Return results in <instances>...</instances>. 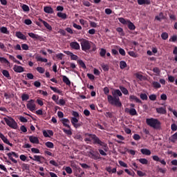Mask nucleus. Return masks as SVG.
Returning <instances> with one entry per match:
<instances>
[{
  "instance_id": "obj_21",
  "label": "nucleus",
  "mask_w": 177,
  "mask_h": 177,
  "mask_svg": "<svg viewBox=\"0 0 177 177\" xmlns=\"http://www.w3.org/2000/svg\"><path fill=\"white\" fill-rule=\"evenodd\" d=\"M62 80H63V82H64V84H66V85H68V86H70V85H71V82L70 81V79H68V77H67V76L63 75Z\"/></svg>"
},
{
  "instance_id": "obj_50",
  "label": "nucleus",
  "mask_w": 177,
  "mask_h": 177,
  "mask_svg": "<svg viewBox=\"0 0 177 177\" xmlns=\"http://www.w3.org/2000/svg\"><path fill=\"white\" fill-rule=\"evenodd\" d=\"M21 8H22L24 12H30V7H28V6H27L26 4H23Z\"/></svg>"
},
{
  "instance_id": "obj_17",
  "label": "nucleus",
  "mask_w": 177,
  "mask_h": 177,
  "mask_svg": "<svg viewBox=\"0 0 177 177\" xmlns=\"http://www.w3.org/2000/svg\"><path fill=\"white\" fill-rule=\"evenodd\" d=\"M129 100L131 102H136V103H142V100L138 98V97H136V95H130Z\"/></svg>"
},
{
  "instance_id": "obj_63",
  "label": "nucleus",
  "mask_w": 177,
  "mask_h": 177,
  "mask_svg": "<svg viewBox=\"0 0 177 177\" xmlns=\"http://www.w3.org/2000/svg\"><path fill=\"white\" fill-rule=\"evenodd\" d=\"M21 48L23 49V50H28V45L26 44H23L21 45Z\"/></svg>"
},
{
  "instance_id": "obj_48",
  "label": "nucleus",
  "mask_w": 177,
  "mask_h": 177,
  "mask_svg": "<svg viewBox=\"0 0 177 177\" xmlns=\"http://www.w3.org/2000/svg\"><path fill=\"white\" fill-rule=\"evenodd\" d=\"M124 172H126V174L129 175V176H135V173L133 171H129V169H125Z\"/></svg>"
},
{
  "instance_id": "obj_6",
  "label": "nucleus",
  "mask_w": 177,
  "mask_h": 177,
  "mask_svg": "<svg viewBox=\"0 0 177 177\" xmlns=\"http://www.w3.org/2000/svg\"><path fill=\"white\" fill-rule=\"evenodd\" d=\"M88 153V156L93 160H99L100 158V154L97 149L91 148Z\"/></svg>"
},
{
  "instance_id": "obj_14",
  "label": "nucleus",
  "mask_w": 177,
  "mask_h": 177,
  "mask_svg": "<svg viewBox=\"0 0 177 177\" xmlns=\"http://www.w3.org/2000/svg\"><path fill=\"white\" fill-rule=\"evenodd\" d=\"M39 21H40L41 23H42L44 26V27H46V28H47V30H48L49 31H52V26H50L49 24H48V22L44 21L42 19L39 18Z\"/></svg>"
},
{
  "instance_id": "obj_53",
  "label": "nucleus",
  "mask_w": 177,
  "mask_h": 177,
  "mask_svg": "<svg viewBox=\"0 0 177 177\" xmlns=\"http://www.w3.org/2000/svg\"><path fill=\"white\" fill-rule=\"evenodd\" d=\"M118 163L120 164V167H123L124 168H128V165L124 161L119 160Z\"/></svg>"
},
{
  "instance_id": "obj_7",
  "label": "nucleus",
  "mask_w": 177,
  "mask_h": 177,
  "mask_svg": "<svg viewBox=\"0 0 177 177\" xmlns=\"http://www.w3.org/2000/svg\"><path fill=\"white\" fill-rule=\"evenodd\" d=\"M26 107L28 110H30V111H32V112L35 111V110H37V104H35V100H30L28 101Z\"/></svg>"
},
{
  "instance_id": "obj_33",
  "label": "nucleus",
  "mask_w": 177,
  "mask_h": 177,
  "mask_svg": "<svg viewBox=\"0 0 177 177\" xmlns=\"http://www.w3.org/2000/svg\"><path fill=\"white\" fill-rule=\"evenodd\" d=\"M106 53H107V51L104 48H100V56L101 57H105Z\"/></svg>"
},
{
  "instance_id": "obj_40",
  "label": "nucleus",
  "mask_w": 177,
  "mask_h": 177,
  "mask_svg": "<svg viewBox=\"0 0 177 177\" xmlns=\"http://www.w3.org/2000/svg\"><path fill=\"white\" fill-rule=\"evenodd\" d=\"M45 146H46V147H48V149H53V147H55V145L53 144V142L49 141L45 143Z\"/></svg>"
},
{
  "instance_id": "obj_59",
  "label": "nucleus",
  "mask_w": 177,
  "mask_h": 177,
  "mask_svg": "<svg viewBox=\"0 0 177 177\" xmlns=\"http://www.w3.org/2000/svg\"><path fill=\"white\" fill-rule=\"evenodd\" d=\"M73 127H74V128H75L77 129V128H80V127H82V122H77V123L73 124Z\"/></svg>"
},
{
  "instance_id": "obj_18",
  "label": "nucleus",
  "mask_w": 177,
  "mask_h": 177,
  "mask_svg": "<svg viewBox=\"0 0 177 177\" xmlns=\"http://www.w3.org/2000/svg\"><path fill=\"white\" fill-rule=\"evenodd\" d=\"M44 11L45 13H48L50 15H53V13H54L53 8H52L50 6H45L44 8Z\"/></svg>"
},
{
  "instance_id": "obj_56",
  "label": "nucleus",
  "mask_w": 177,
  "mask_h": 177,
  "mask_svg": "<svg viewBox=\"0 0 177 177\" xmlns=\"http://www.w3.org/2000/svg\"><path fill=\"white\" fill-rule=\"evenodd\" d=\"M149 99L151 100H152L153 102H154L155 100H157V95H156L155 94H151L149 96Z\"/></svg>"
},
{
  "instance_id": "obj_62",
  "label": "nucleus",
  "mask_w": 177,
  "mask_h": 177,
  "mask_svg": "<svg viewBox=\"0 0 177 177\" xmlns=\"http://www.w3.org/2000/svg\"><path fill=\"white\" fill-rule=\"evenodd\" d=\"M133 139H134V140H140V136H139V134H134Z\"/></svg>"
},
{
  "instance_id": "obj_22",
  "label": "nucleus",
  "mask_w": 177,
  "mask_h": 177,
  "mask_svg": "<svg viewBox=\"0 0 177 177\" xmlns=\"http://www.w3.org/2000/svg\"><path fill=\"white\" fill-rule=\"evenodd\" d=\"M140 152L144 156H150L151 154V151H150V149H141Z\"/></svg>"
},
{
  "instance_id": "obj_34",
  "label": "nucleus",
  "mask_w": 177,
  "mask_h": 177,
  "mask_svg": "<svg viewBox=\"0 0 177 177\" xmlns=\"http://www.w3.org/2000/svg\"><path fill=\"white\" fill-rule=\"evenodd\" d=\"M138 161L139 162H140V164H142L143 165H147L149 164V160H147V159L146 158H140Z\"/></svg>"
},
{
  "instance_id": "obj_47",
  "label": "nucleus",
  "mask_w": 177,
  "mask_h": 177,
  "mask_svg": "<svg viewBox=\"0 0 177 177\" xmlns=\"http://www.w3.org/2000/svg\"><path fill=\"white\" fill-rule=\"evenodd\" d=\"M63 132H64V133H66V135H68L70 136H71V135H73V131H71V129L67 130L66 129H62Z\"/></svg>"
},
{
  "instance_id": "obj_3",
  "label": "nucleus",
  "mask_w": 177,
  "mask_h": 177,
  "mask_svg": "<svg viewBox=\"0 0 177 177\" xmlns=\"http://www.w3.org/2000/svg\"><path fill=\"white\" fill-rule=\"evenodd\" d=\"M146 123L149 127L153 128V129H156V131H160L161 129V122L157 118H147Z\"/></svg>"
},
{
  "instance_id": "obj_32",
  "label": "nucleus",
  "mask_w": 177,
  "mask_h": 177,
  "mask_svg": "<svg viewBox=\"0 0 177 177\" xmlns=\"http://www.w3.org/2000/svg\"><path fill=\"white\" fill-rule=\"evenodd\" d=\"M0 32L2 34L9 35V30H8V28L3 26L0 28Z\"/></svg>"
},
{
  "instance_id": "obj_55",
  "label": "nucleus",
  "mask_w": 177,
  "mask_h": 177,
  "mask_svg": "<svg viewBox=\"0 0 177 177\" xmlns=\"http://www.w3.org/2000/svg\"><path fill=\"white\" fill-rule=\"evenodd\" d=\"M71 122L72 125H75V124H77L78 122V120L77 118H71Z\"/></svg>"
},
{
  "instance_id": "obj_2",
  "label": "nucleus",
  "mask_w": 177,
  "mask_h": 177,
  "mask_svg": "<svg viewBox=\"0 0 177 177\" xmlns=\"http://www.w3.org/2000/svg\"><path fill=\"white\" fill-rule=\"evenodd\" d=\"M85 139L84 141L86 142V143H91L93 140V145H97V146H101L102 147L103 150L104 151H107V144H106L104 142L102 141L99 137H97L95 134L92 133H85Z\"/></svg>"
},
{
  "instance_id": "obj_42",
  "label": "nucleus",
  "mask_w": 177,
  "mask_h": 177,
  "mask_svg": "<svg viewBox=\"0 0 177 177\" xmlns=\"http://www.w3.org/2000/svg\"><path fill=\"white\" fill-rule=\"evenodd\" d=\"M129 113L130 114V115H138V112L136 111V109H131L129 111Z\"/></svg>"
},
{
  "instance_id": "obj_16",
  "label": "nucleus",
  "mask_w": 177,
  "mask_h": 177,
  "mask_svg": "<svg viewBox=\"0 0 177 177\" xmlns=\"http://www.w3.org/2000/svg\"><path fill=\"white\" fill-rule=\"evenodd\" d=\"M156 113H158V114H167V108L165 107L156 108Z\"/></svg>"
},
{
  "instance_id": "obj_46",
  "label": "nucleus",
  "mask_w": 177,
  "mask_h": 177,
  "mask_svg": "<svg viewBox=\"0 0 177 177\" xmlns=\"http://www.w3.org/2000/svg\"><path fill=\"white\" fill-rule=\"evenodd\" d=\"M140 99H142V100H147V99H149V97H147V94L146 93H141L140 95Z\"/></svg>"
},
{
  "instance_id": "obj_64",
  "label": "nucleus",
  "mask_w": 177,
  "mask_h": 177,
  "mask_svg": "<svg viewBox=\"0 0 177 177\" xmlns=\"http://www.w3.org/2000/svg\"><path fill=\"white\" fill-rule=\"evenodd\" d=\"M171 131H177V126H176V124H172L171 125Z\"/></svg>"
},
{
  "instance_id": "obj_39",
  "label": "nucleus",
  "mask_w": 177,
  "mask_h": 177,
  "mask_svg": "<svg viewBox=\"0 0 177 177\" xmlns=\"http://www.w3.org/2000/svg\"><path fill=\"white\" fill-rule=\"evenodd\" d=\"M120 68H121V70H124V68H127V62H125V61H120Z\"/></svg>"
},
{
  "instance_id": "obj_19",
  "label": "nucleus",
  "mask_w": 177,
  "mask_h": 177,
  "mask_svg": "<svg viewBox=\"0 0 177 177\" xmlns=\"http://www.w3.org/2000/svg\"><path fill=\"white\" fill-rule=\"evenodd\" d=\"M29 140L31 143H35V145H38V143H39V140H38V138L35 136H30Z\"/></svg>"
},
{
  "instance_id": "obj_28",
  "label": "nucleus",
  "mask_w": 177,
  "mask_h": 177,
  "mask_svg": "<svg viewBox=\"0 0 177 177\" xmlns=\"http://www.w3.org/2000/svg\"><path fill=\"white\" fill-rule=\"evenodd\" d=\"M155 19L156 20H158V21H161V20H164V13L160 12L158 16H156Z\"/></svg>"
},
{
  "instance_id": "obj_52",
  "label": "nucleus",
  "mask_w": 177,
  "mask_h": 177,
  "mask_svg": "<svg viewBox=\"0 0 177 177\" xmlns=\"http://www.w3.org/2000/svg\"><path fill=\"white\" fill-rule=\"evenodd\" d=\"M168 33L167 32H162L161 35V38L162 39H164L165 41H166V39H168Z\"/></svg>"
},
{
  "instance_id": "obj_29",
  "label": "nucleus",
  "mask_w": 177,
  "mask_h": 177,
  "mask_svg": "<svg viewBox=\"0 0 177 177\" xmlns=\"http://www.w3.org/2000/svg\"><path fill=\"white\" fill-rule=\"evenodd\" d=\"M120 89L124 95H129V91H128V89H127V88H125L122 86H120Z\"/></svg>"
},
{
  "instance_id": "obj_1",
  "label": "nucleus",
  "mask_w": 177,
  "mask_h": 177,
  "mask_svg": "<svg viewBox=\"0 0 177 177\" xmlns=\"http://www.w3.org/2000/svg\"><path fill=\"white\" fill-rule=\"evenodd\" d=\"M103 91L104 95L107 96V101L109 104L115 106L116 107L122 106V103H121V101L120 100V97L122 96V93H121V91L119 89H115L112 92V95L109 94L110 93V89L109 87H104Z\"/></svg>"
},
{
  "instance_id": "obj_13",
  "label": "nucleus",
  "mask_w": 177,
  "mask_h": 177,
  "mask_svg": "<svg viewBox=\"0 0 177 177\" xmlns=\"http://www.w3.org/2000/svg\"><path fill=\"white\" fill-rule=\"evenodd\" d=\"M62 122L64 127L68 128V129H71V127H70V120L67 118H64L62 120Z\"/></svg>"
},
{
  "instance_id": "obj_49",
  "label": "nucleus",
  "mask_w": 177,
  "mask_h": 177,
  "mask_svg": "<svg viewBox=\"0 0 177 177\" xmlns=\"http://www.w3.org/2000/svg\"><path fill=\"white\" fill-rule=\"evenodd\" d=\"M22 168L25 169V171H30V165L24 163L22 164Z\"/></svg>"
},
{
  "instance_id": "obj_15",
  "label": "nucleus",
  "mask_w": 177,
  "mask_h": 177,
  "mask_svg": "<svg viewBox=\"0 0 177 177\" xmlns=\"http://www.w3.org/2000/svg\"><path fill=\"white\" fill-rule=\"evenodd\" d=\"M15 35L19 39H23V41H27V37L24 35L21 32H16Z\"/></svg>"
},
{
  "instance_id": "obj_20",
  "label": "nucleus",
  "mask_w": 177,
  "mask_h": 177,
  "mask_svg": "<svg viewBox=\"0 0 177 177\" xmlns=\"http://www.w3.org/2000/svg\"><path fill=\"white\" fill-rule=\"evenodd\" d=\"M138 5H150L151 2L150 0H137Z\"/></svg>"
},
{
  "instance_id": "obj_25",
  "label": "nucleus",
  "mask_w": 177,
  "mask_h": 177,
  "mask_svg": "<svg viewBox=\"0 0 177 177\" xmlns=\"http://www.w3.org/2000/svg\"><path fill=\"white\" fill-rule=\"evenodd\" d=\"M127 27L129 30H133L136 28V26L133 24V23L131 22L129 20H127Z\"/></svg>"
},
{
  "instance_id": "obj_61",
  "label": "nucleus",
  "mask_w": 177,
  "mask_h": 177,
  "mask_svg": "<svg viewBox=\"0 0 177 177\" xmlns=\"http://www.w3.org/2000/svg\"><path fill=\"white\" fill-rule=\"evenodd\" d=\"M102 68L104 71H109V65H106V64L102 65Z\"/></svg>"
},
{
  "instance_id": "obj_57",
  "label": "nucleus",
  "mask_w": 177,
  "mask_h": 177,
  "mask_svg": "<svg viewBox=\"0 0 177 177\" xmlns=\"http://www.w3.org/2000/svg\"><path fill=\"white\" fill-rule=\"evenodd\" d=\"M128 55L131 57H138V54H136L133 51H129Z\"/></svg>"
},
{
  "instance_id": "obj_36",
  "label": "nucleus",
  "mask_w": 177,
  "mask_h": 177,
  "mask_svg": "<svg viewBox=\"0 0 177 177\" xmlns=\"http://www.w3.org/2000/svg\"><path fill=\"white\" fill-rule=\"evenodd\" d=\"M116 31L119 32L121 37H124V35H125V33L124 32V29H122V28L121 27L117 28Z\"/></svg>"
},
{
  "instance_id": "obj_12",
  "label": "nucleus",
  "mask_w": 177,
  "mask_h": 177,
  "mask_svg": "<svg viewBox=\"0 0 177 177\" xmlns=\"http://www.w3.org/2000/svg\"><path fill=\"white\" fill-rule=\"evenodd\" d=\"M13 70L15 73H23L24 71V68L21 66L15 65Z\"/></svg>"
},
{
  "instance_id": "obj_27",
  "label": "nucleus",
  "mask_w": 177,
  "mask_h": 177,
  "mask_svg": "<svg viewBox=\"0 0 177 177\" xmlns=\"http://www.w3.org/2000/svg\"><path fill=\"white\" fill-rule=\"evenodd\" d=\"M57 16L58 17H60L61 19H63L64 20H66V19H67V14L63 13L62 12H57Z\"/></svg>"
},
{
  "instance_id": "obj_38",
  "label": "nucleus",
  "mask_w": 177,
  "mask_h": 177,
  "mask_svg": "<svg viewBox=\"0 0 177 177\" xmlns=\"http://www.w3.org/2000/svg\"><path fill=\"white\" fill-rule=\"evenodd\" d=\"M77 63L80 65L82 68H84V70L86 68V65H85V63L82 59H78Z\"/></svg>"
},
{
  "instance_id": "obj_4",
  "label": "nucleus",
  "mask_w": 177,
  "mask_h": 177,
  "mask_svg": "<svg viewBox=\"0 0 177 177\" xmlns=\"http://www.w3.org/2000/svg\"><path fill=\"white\" fill-rule=\"evenodd\" d=\"M3 120L10 128H12V129H17V122H16V120H15L12 117L8 116V118H3Z\"/></svg>"
},
{
  "instance_id": "obj_24",
  "label": "nucleus",
  "mask_w": 177,
  "mask_h": 177,
  "mask_svg": "<svg viewBox=\"0 0 177 177\" xmlns=\"http://www.w3.org/2000/svg\"><path fill=\"white\" fill-rule=\"evenodd\" d=\"M45 160V158H44L41 156H38V155H35L33 156V161H37V162H39L40 164L42 163V162H41V159Z\"/></svg>"
},
{
  "instance_id": "obj_45",
  "label": "nucleus",
  "mask_w": 177,
  "mask_h": 177,
  "mask_svg": "<svg viewBox=\"0 0 177 177\" xmlns=\"http://www.w3.org/2000/svg\"><path fill=\"white\" fill-rule=\"evenodd\" d=\"M36 70L40 74H44V73H45V68H43V67H41V66H38L37 68H36Z\"/></svg>"
},
{
  "instance_id": "obj_23",
  "label": "nucleus",
  "mask_w": 177,
  "mask_h": 177,
  "mask_svg": "<svg viewBox=\"0 0 177 177\" xmlns=\"http://www.w3.org/2000/svg\"><path fill=\"white\" fill-rule=\"evenodd\" d=\"M28 35L32 38V39H41V36L34 33V32H28Z\"/></svg>"
},
{
  "instance_id": "obj_35",
  "label": "nucleus",
  "mask_w": 177,
  "mask_h": 177,
  "mask_svg": "<svg viewBox=\"0 0 177 177\" xmlns=\"http://www.w3.org/2000/svg\"><path fill=\"white\" fill-rule=\"evenodd\" d=\"M2 74L6 77V78H8V80H10V74L9 73V71L6 70H3L2 71Z\"/></svg>"
},
{
  "instance_id": "obj_60",
  "label": "nucleus",
  "mask_w": 177,
  "mask_h": 177,
  "mask_svg": "<svg viewBox=\"0 0 177 177\" xmlns=\"http://www.w3.org/2000/svg\"><path fill=\"white\" fill-rule=\"evenodd\" d=\"M119 53L120 55H121V56H125L126 53H125V50H124L122 48H119Z\"/></svg>"
},
{
  "instance_id": "obj_43",
  "label": "nucleus",
  "mask_w": 177,
  "mask_h": 177,
  "mask_svg": "<svg viewBox=\"0 0 177 177\" xmlns=\"http://www.w3.org/2000/svg\"><path fill=\"white\" fill-rule=\"evenodd\" d=\"M152 85L156 89H158L159 88H161V84L158 83V82H153Z\"/></svg>"
},
{
  "instance_id": "obj_41",
  "label": "nucleus",
  "mask_w": 177,
  "mask_h": 177,
  "mask_svg": "<svg viewBox=\"0 0 177 177\" xmlns=\"http://www.w3.org/2000/svg\"><path fill=\"white\" fill-rule=\"evenodd\" d=\"M21 99L23 102H26V100H28V99H30V95H28V94L24 93L21 95Z\"/></svg>"
},
{
  "instance_id": "obj_30",
  "label": "nucleus",
  "mask_w": 177,
  "mask_h": 177,
  "mask_svg": "<svg viewBox=\"0 0 177 177\" xmlns=\"http://www.w3.org/2000/svg\"><path fill=\"white\" fill-rule=\"evenodd\" d=\"M170 141L171 142V143H175L176 142H177V132L171 136Z\"/></svg>"
},
{
  "instance_id": "obj_10",
  "label": "nucleus",
  "mask_w": 177,
  "mask_h": 177,
  "mask_svg": "<svg viewBox=\"0 0 177 177\" xmlns=\"http://www.w3.org/2000/svg\"><path fill=\"white\" fill-rule=\"evenodd\" d=\"M70 46L72 49H75V50H80L81 49V46L80 44L77 41H72L70 43Z\"/></svg>"
},
{
  "instance_id": "obj_26",
  "label": "nucleus",
  "mask_w": 177,
  "mask_h": 177,
  "mask_svg": "<svg viewBox=\"0 0 177 177\" xmlns=\"http://www.w3.org/2000/svg\"><path fill=\"white\" fill-rule=\"evenodd\" d=\"M0 62L1 63H4L5 64H7L8 67H10V62L6 58L0 57Z\"/></svg>"
},
{
  "instance_id": "obj_31",
  "label": "nucleus",
  "mask_w": 177,
  "mask_h": 177,
  "mask_svg": "<svg viewBox=\"0 0 177 177\" xmlns=\"http://www.w3.org/2000/svg\"><path fill=\"white\" fill-rule=\"evenodd\" d=\"M35 59H36L37 62H42L44 63H48V59H46V58H42L39 56H37L35 57Z\"/></svg>"
},
{
  "instance_id": "obj_51",
  "label": "nucleus",
  "mask_w": 177,
  "mask_h": 177,
  "mask_svg": "<svg viewBox=\"0 0 177 177\" xmlns=\"http://www.w3.org/2000/svg\"><path fill=\"white\" fill-rule=\"evenodd\" d=\"M118 20L120 23H122V24H128V21H127L125 19L122 17L118 18Z\"/></svg>"
},
{
  "instance_id": "obj_5",
  "label": "nucleus",
  "mask_w": 177,
  "mask_h": 177,
  "mask_svg": "<svg viewBox=\"0 0 177 177\" xmlns=\"http://www.w3.org/2000/svg\"><path fill=\"white\" fill-rule=\"evenodd\" d=\"M80 41L82 46V50H84V52H87V50L91 49V44L92 42L85 39H81Z\"/></svg>"
},
{
  "instance_id": "obj_9",
  "label": "nucleus",
  "mask_w": 177,
  "mask_h": 177,
  "mask_svg": "<svg viewBox=\"0 0 177 177\" xmlns=\"http://www.w3.org/2000/svg\"><path fill=\"white\" fill-rule=\"evenodd\" d=\"M0 138L1 140H3V143H6V145H8V146H10V147H13V144L10 143L9 142V140L2 133L0 132Z\"/></svg>"
},
{
  "instance_id": "obj_37",
  "label": "nucleus",
  "mask_w": 177,
  "mask_h": 177,
  "mask_svg": "<svg viewBox=\"0 0 177 177\" xmlns=\"http://www.w3.org/2000/svg\"><path fill=\"white\" fill-rule=\"evenodd\" d=\"M50 88L51 89V91H53V92H55V93H58L59 95H62V91L57 89V88L50 86Z\"/></svg>"
},
{
  "instance_id": "obj_44",
  "label": "nucleus",
  "mask_w": 177,
  "mask_h": 177,
  "mask_svg": "<svg viewBox=\"0 0 177 177\" xmlns=\"http://www.w3.org/2000/svg\"><path fill=\"white\" fill-rule=\"evenodd\" d=\"M56 104H58L59 106H64L66 104V100L64 99H60L57 102Z\"/></svg>"
},
{
  "instance_id": "obj_8",
  "label": "nucleus",
  "mask_w": 177,
  "mask_h": 177,
  "mask_svg": "<svg viewBox=\"0 0 177 177\" xmlns=\"http://www.w3.org/2000/svg\"><path fill=\"white\" fill-rule=\"evenodd\" d=\"M7 156L8 157V158L12 162H14V164H17V161L13 158V157H15V158H19V154H17L16 152L15 151H11L8 153H7ZM13 156V157L12 156Z\"/></svg>"
},
{
  "instance_id": "obj_54",
  "label": "nucleus",
  "mask_w": 177,
  "mask_h": 177,
  "mask_svg": "<svg viewBox=\"0 0 177 177\" xmlns=\"http://www.w3.org/2000/svg\"><path fill=\"white\" fill-rule=\"evenodd\" d=\"M65 171L67 174H68L69 175H71V174H73V169H71V167H66L65 168Z\"/></svg>"
},
{
  "instance_id": "obj_58",
  "label": "nucleus",
  "mask_w": 177,
  "mask_h": 177,
  "mask_svg": "<svg viewBox=\"0 0 177 177\" xmlns=\"http://www.w3.org/2000/svg\"><path fill=\"white\" fill-rule=\"evenodd\" d=\"M173 53L175 55L174 60L176 62H177V47H174V49L173 50Z\"/></svg>"
},
{
  "instance_id": "obj_11",
  "label": "nucleus",
  "mask_w": 177,
  "mask_h": 177,
  "mask_svg": "<svg viewBox=\"0 0 177 177\" xmlns=\"http://www.w3.org/2000/svg\"><path fill=\"white\" fill-rule=\"evenodd\" d=\"M152 159L153 160V161H157L158 162H160V164H162V165H167V162H165V160L160 159V157H158V156H153Z\"/></svg>"
}]
</instances>
